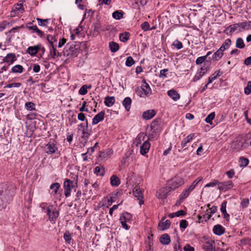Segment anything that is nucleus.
<instances>
[{"instance_id": "1", "label": "nucleus", "mask_w": 251, "mask_h": 251, "mask_svg": "<svg viewBox=\"0 0 251 251\" xmlns=\"http://www.w3.org/2000/svg\"><path fill=\"white\" fill-rule=\"evenodd\" d=\"M6 184L0 185V210L6 207V202L10 199V192Z\"/></svg>"}, {"instance_id": "2", "label": "nucleus", "mask_w": 251, "mask_h": 251, "mask_svg": "<svg viewBox=\"0 0 251 251\" xmlns=\"http://www.w3.org/2000/svg\"><path fill=\"white\" fill-rule=\"evenodd\" d=\"M135 91L137 95L140 97H149L151 94L150 86L145 79L142 80L141 86L137 87Z\"/></svg>"}, {"instance_id": "3", "label": "nucleus", "mask_w": 251, "mask_h": 251, "mask_svg": "<svg viewBox=\"0 0 251 251\" xmlns=\"http://www.w3.org/2000/svg\"><path fill=\"white\" fill-rule=\"evenodd\" d=\"M77 186V179L75 181L70 180L68 178H65L63 183V188L64 189V195L66 198L69 197L72 191V189L76 188Z\"/></svg>"}, {"instance_id": "4", "label": "nucleus", "mask_w": 251, "mask_h": 251, "mask_svg": "<svg viewBox=\"0 0 251 251\" xmlns=\"http://www.w3.org/2000/svg\"><path fill=\"white\" fill-rule=\"evenodd\" d=\"M249 146V143L247 140L243 139H237L233 142L231 145V148L234 150L240 151L247 148Z\"/></svg>"}, {"instance_id": "5", "label": "nucleus", "mask_w": 251, "mask_h": 251, "mask_svg": "<svg viewBox=\"0 0 251 251\" xmlns=\"http://www.w3.org/2000/svg\"><path fill=\"white\" fill-rule=\"evenodd\" d=\"M184 183L183 179L179 176H176L169 181L168 183V189L170 191L175 190Z\"/></svg>"}, {"instance_id": "6", "label": "nucleus", "mask_w": 251, "mask_h": 251, "mask_svg": "<svg viewBox=\"0 0 251 251\" xmlns=\"http://www.w3.org/2000/svg\"><path fill=\"white\" fill-rule=\"evenodd\" d=\"M46 213L51 222H55L59 214V211L52 205H50V207L47 208V212Z\"/></svg>"}, {"instance_id": "7", "label": "nucleus", "mask_w": 251, "mask_h": 251, "mask_svg": "<svg viewBox=\"0 0 251 251\" xmlns=\"http://www.w3.org/2000/svg\"><path fill=\"white\" fill-rule=\"evenodd\" d=\"M131 219L132 215L127 212H124L122 214L120 218V221L124 228L126 230L129 229V227L127 226L126 223L130 221Z\"/></svg>"}, {"instance_id": "8", "label": "nucleus", "mask_w": 251, "mask_h": 251, "mask_svg": "<svg viewBox=\"0 0 251 251\" xmlns=\"http://www.w3.org/2000/svg\"><path fill=\"white\" fill-rule=\"evenodd\" d=\"M133 195L136 197L139 201V203L141 205L144 203L143 195L142 191L139 186H136L133 189Z\"/></svg>"}, {"instance_id": "9", "label": "nucleus", "mask_w": 251, "mask_h": 251, "mask_svg": "<svg viewBox=\"0 0 251 251\" xmlns=\"http://www.w3.org/2000/svg\"><path fill=\"white\" fill-rule=\"evenodd\" d=\"M233 186L232 182L231 180H228L224 182H219L218 189L220 191H226L231 189Z\"/></svg>"}, {"instance_id": "10", "label": "nucleus", "mask_w": 251, "mask_h": 251, "mask_svg": "<svg viewBox=\"0 0 251 251\" xmlns=\"http://www.w3.org/2000/svg\"><path fill=\"white\" fill-rule=\"evenodd\" d=\"M243 24V22L238 23L229 26L226 29V31L229 30V33H232L235 31H242L245 30L243 26L241 25Z\"/></svg>"}, {"instance_id": "11", "label": "nucleus", "mask_w": 251, "mask_h": 251, "mask_svg": "<svg viewBox=\"0 0 251 251\" xmlns=\"http://www.w3.org/2000/svg\"><path fill=\"white\" fill-rule=\"evenodd\" d=\"M203 249L204 250V251H216L215 247V242L213 240H209L206 241L203 245L202 247Z\"/></svg>"}, {"instance_id": "12", "label": "nucleus", "mask_w": 251, "mask_h": 251, "mask_svg": "<svg viewBox=\"0 0 251 251\" xmlns=\"http://www.w3.org/2000/svg\"><path fill=\"white\" fill-rule=\"evenodd\" d=\"M57 150V148L52 142H49L46 145L45 147L46 152L49 154H52L55 153Z\"/></svg>"}, {"instance_id": "13", "label": "nucleus", "mask_w": 251, "mask_h": 251, "mask_svg": "<svg viewBox=\"0 0 251 251\" xmlns=\"http://www.w3.org/2000/svg\"><path fill=\"white\" fill-rule=\"evenodd\" d=\"M17 59L15 54L13 53H8L3 59L4 62L7 63L8 65L12 64Z\"/></svg>"}, {"instance_id": "14", "label": "nucleus", "mask_w": 251, "mask_h": 251, "mask_svg": "<svg viewBox=\"0 0 251 251\" xmlns=\"http://www.w3.org/2000/svg\"><path fill=\"white\" fill-rule=\"evenodd\" d=\"M105 115V112L103 111H102L97 114L96 115L94 116V117L92 119V124L96 125L98 124L100 121H102L104 119V117Z\"/></svg>"}, {"instance_id": "15", "label": "nucleus", "mask_w": 251, "mask_h": 251, "mask_svg": "<svg viewBox=\"0 0 251 251\" xmlns=\"http://www.w3.org/2000/svg\"><path fill=\"white\" fill-rule=\"evenodd\" d=\"M150 147L151 144L148 140L145 141L140 147L141 154L142 155L146 154L149 151Z\"/></svg>"}, {"instance_id": "16", "label": "nucleus", "mask_w": 251, "mask_h": 251, "mask_svg": "<svg viewBox=\"0 0 251 251\" xmlns=\"http://www.w3.org/2000/svg\"><path fill=\"white\" fill-rule=\"evenodd\" d=\"M145 136L146 135L144 132L140 133L134 140L133 144L136 146H138L140 145H141L142 142L145 141Z\"/></svg>"}, {"instance_id": "17", "label": "nucleus", "mask_w": 251, "mask_h": 251, "mask_svg": "<svg viewBox=\"0 0 251 251\" xmlns=\"http://www.w3.org/2000/svg\"><path fill=\"white\" fill-rule=\"evenodd\" d=\"M156 112L154 110L150 109L144 112L142 116L145 120H150L153 118Z\"/></svg>"}, {"instance_id": "18", "label": "nucleus", "mask_w": 251, "mask_h": 251, "mask_svg": "<svg viewBox=\"0 0 251 251\" xmlns=\"http://www.w3.org/2000/svg\"><path fill=\"white\" fill-rule=\"evenodd\" d=\"M168 95L174 101H177L180 98V95L174 89H171L167 92Z\"/></svg>"}, {"instance_id": "19", "label": "nucleus", "mask_w": 251, "mask_h": 251, "mask_svg": "<svg viewBox=\"0 0 251 251\" xmlns=\"http://www.w3.org/2000/svg\"><path fill=\"white\" fill-rule=\"evenodd\" d=\"M113 154V151L111 150H107L104 151H101L99 156L103 160H106L109 158Z\"/></svg>"}, {"instance_id": "20", "label": "nucleus", "mask_w": 251, "mask_h": 251, "mask_svg": "<svg viewBox=\"0 0 251 251\" xmlns=\"http://www.w3.org/2000/svg\"><path fill=\"white\" fill-rule=\"evenodd\" d=\"M213 231L216 235H221L225 232V228L221 225H217L213 227Z\"/></svg>"}, {"instance_id": "21", "label": "nucleus", "mask_w": 251, "mask_h": 251, "mask_svg": "<svg viewBox=\"0 0 251 251\" xmlns=\"http://www.w3.org/2000/svg\"><path fill=\"white\" fill-rule=\"evenodd\" d=\"M60 187V185L58 182H55L54 183H52L50 186V189L51 190V192L50 193V194L53 196H55L58 192V191Z\"/></svg>"}, {"instance_id": "22", "label": "nucleus", "mask_w": 251, "mask_h": 251, "mask_svg": "<svg viewBox=\"0 0 251 251\" xmlns=\"http://www.w3.org/2000/svg\"><path fill=\"white\" fill-rule=\"evenodd\" d=\"M194 136L195 134L192 133L188 135L186 138H185L181 143V146L182 148H185V147H186L187 144L192 141Z\"/></svg>"}, {"instance_id": "23", "label": "nucleus", "mask_w": 251, "mask_h": 251, "mask_svg": "<svg viewBox=\"0 0 251 251\" xmlns=\"http://www.w3.org/2000/svg\"><path fill=\"white\" fill-rule=\"evenodd\" d=\"M115 102V99L114 97L107 96L105 98L104 103L107 107L112 106Z\"/></svg>"}, {"instance_id": "24", "label": "nucleus", "mask_w": 251, "mask_h": 251, "mask_svg": "<svg viewBox=\"0 0 251 251\" xmlns=\"http://www.w3.org/2000/svg\"><path fill=\"white\" fill-rule=\"evenodd\" d=\"M159 241L163 245H168L171 242V239L168 234H164L160 237Z\"/></svg>"}, {"instance_id": "25", "label": "nucleus", "mask_w": 251, "mask_h": 251, "mask_svg": "<svg viewBox=\"0 0 251 251\" xmlns=\"http://www.w3.org/2000/svg\"><path fill=\"white\" fill-rule=\"evenodd\" d=\"M171 222L169 220H167L165 222H160L158 224L159 228L161 230H165L170 226Z\"/></svg>"}, {"instance_id": "26", "label": "nucleus", "mask_w": 251, "mask_h": 251, "mask_svg": "<svg viewBox=\"0 0 251 251\" xmlns=\"http://www.w3.org/2000/svg\"><path fill=\"white\" fill-rule=\"evenodd\" d=\"M131 102V99L129 97H126L123 101V105L127 111H128L130 109Z\"/></svg>"}, {"instance_id": "27", "label": "nucleus", "mask_w": 251, "mask_h": 251, "mask_svg": "<svg viewBox=\"0 0 251 251\" xmlns=\"http://www.w3.org/2000/svg\"><path fill=\"white\" fill-rule=\"evenodd\" d=\"M223 51L218 49L213 55L212 59L213 61H219L223 56Z\"/></svg>"}, {"instance_id": "28", "label": "nucleus", "mask_w": 251, "mask_h": 251, "mask_svg": "<svg viewBox=\"0 0 251 251\" xmlns=\"http://www.w3.org/2000/svg\"><path fill=\"white\" fill-rule=\"evenodd\" d=\"M202 180V177H199L195 180H194L192 184L189 185L187 188L190 192H192L197 186V185Z\"/></svg>"}, {"instance_id": "29", "label": "nucleus", "mask_w": 251, "mask_h": 251, "mask_svg": "<svg viewBox=\"0 0 251 251\" xmlns=\"http://www.w3.org/2000/svg\"><path fill=\"white\" fill-rule=\"evenodd\" d=\"M202 180V177H199L195 180H194L192 184L189 185L187 188L190 192H192L197 186V185Z\"/></svg>"}, {"instance_id": "30", "label": "nucleus", "mask_w": 251, "mask_h": 251, "mask_svg": "<svg viewBox=\"0 0 251 251\" xmlns=\"http://www.w3.org/2000/svg\"><path fill=\"white\" fill-rule=\"evenodd\" d=\"M202 180V177H199L195 180H194L192 184L189 185L187 188L190 192H192L197 186V185Z\"/></svg>"}, {"instance_id": "31", "label": "nucleus", "mask_w": 251, "mask_h": 251, "mask_svg": "<svg viewBox=\"0 0 251 251\" xmlns=\"http://www.w3.org/2000/svg\"><path fill=\"white\" fill-rule=\"evenodd\" d=\"M40 49L39 46L29 47L28 48L27 51L31 55H35L36 54Z\"/></svg>"}, {"instance_id": "32", "label": "nucleus", "mask_w": 251, "mask_h": 251, "mask_svg": "<svg viewBox=\"0 0 251 251\" xmlns=\"http://www.w3.org/2000/svg\"><path fill=\"white\" fill-rule=\"evenodd\" d=\"M156 196L158 199H163L167 197V193L164 188H161L156 193Z\"/></svg>"}, {"instance_id": "33", "label": "nucleus", "mask_w": 251, "mask_h": 251, "mask_svg": "<svg viewBox=\"0 0 251 251\" xmlns=\"http://www.w3.org/2000/svg\"><path fill=\"white\" fill-rule=\"evenodd\" d=\"M110 183L113 186H118L120 184V179L116 175H113L110 177Z\"/></svg>"}, {"instance_id": "34", "label": "nucleus", "mask_w": 251, "mask_h": 251, "mask_svg": "<svg viewBox=\"0 0 251 251\" xmlns=\"http://www.w3.org/2000/svg\"><path fill=\"white\" fill-rule=\"evenodd\" d=\"M231 41L229 39H226L220 48L219 49L220 50L222 51H225L226 49H227L231 45Z\"/></svg>"}, {"instance_id": "35", "label": "nucleus", "mask_w": 251, "mask_h": 251, "mask_svg": "<svg viewBox=\"0 0 251 251\" xmlns=\"http://www.w3.org/2000/svg\"><path fill=\"white\" fill-rule=\"evenodd\" d=\"M24 70L23 67L21 65H16L11 69V72L13 73L21 74L23 73Z\"/></svg>"}, {"instance_id": "36", "label": "nucleus", "mask_w": 251, "mask_h": 251, "mask_svg": "<svg viewBox=\"0 0 251 251\" xmlns=\"http://www.w3.org/2000/svg\"><path fill=\"white\" fill-rule=\"evenodd\" d=\"M109 46L111 51L112 52H115L119 49V45L114 42H109Z\"/></svg>"}, {"instance_id": "37", "label": "nucleus", "mask_w": 251, "mask_h": 251, "mask_svg": "<svg viewBox=\"0 0 251 251\" xmlns=\"http://www.w3.org/2000/svg\"><path fill=\"white\" fill-rule=\"evenodd\" d=\"M13 10L17 14H19L24 12V8L22 4H17L13 7Z\"/></svg>"}, {"instance_id": "38", "label": "nucleus", "mask_w": 251, "mask_h": 251, "mask_svg": "<svg viewBox=\"0 0 251 251\" xmlns=\"http://www.w3.org/2000/svg\"><path fill=\"white\" fill-rule=\"evenodd\" d=\"M79 130H81L82 132V135L81 136V138L84 142H86L90 135V134L88 131V128L80 129Z\"/></svg>"}, {"instance_id": "39", "label": "nucleus", "mask_w": 251, "mask_h": 251, "mask_svg": "<svg viewBox=\"0 0 251 251\" xmlns=\"http://www.w3.org/2000/svg\"><path fill=\"white\" fill-rule=\"evenodd\" d=\"M50 55L54 59L60 55V53L56 49L55 46L50 47Z\"/></svg>"}, {"instance_id": "40", "label": "nucleus", "mask_w": 251, "mask_h": 251, "mask_svg": "<svg viewBox=\"0 0 251 251\" xmlns=\"http://www.w3.org/2000/svg\"><path fill=\"white\" fill-rule=\"evenodd\" d=\"M191 192H190V191H189L187 188L184 189L182 193L179 196L180 200L181 201H183V200L187 198L191 193Z\"/></svg>"}, {"instance_id": "41", "label": "nucleus", "mask_w": 251, "mask_h": 251, "mask_svg": "<svg viewBox=\"0 0 251 251\" xmlns=\"http://www.w3.org/2000/svg\"><path fill=\"white\" fill-rule=\"evenodd\" d=\"M36 20L38 21V24L39 26H47L48 23L50 21V19H43L39 18H37Z\"/></svg>"}, {"instance_id": "42", "label": "nucleus", "mask_w": 251, "mask_h": 251, "mask_svg": "<svg viewBox=\"0 0 251 251\" xmlns=\"http://www.w3.org/2000/svg\"><path fill=\"white\" fill-rule=\"evenodd\" d=\"M104 168L103 166H97L95 169L94 173L98 176H103L104 174Z\"/></svg>"}, {"instance_id": "43", "label": "nucleus", "mask_w": 251, "mask_h": 251, "mask_svg": "<svg viewBox=\"0 0 251 251\" xmlns=\"http://www.w3.org/2000/svg\"><path fill=\"white\" fill-rule=\"evenodd\" d=\"M47 39L48 42L50 43V47L56 46L55 43L57 42V39L54 36L51 35H48L47 36Z\"/></svg>"}, {"instance_id": "44", "label": "nucleus", "mask_w": 251, "mask_h": 251, "mask_svg": "<svg viewBox=\"0 0 251 251\" xmlns=\"http://www.w3.org/2000/svg\"><path fill=\"white\" fill-rule=\"evenodd\" d=\"M129 33L126 32L121 33L119 35L120 41L123 42H126L129 39Z\"/></svg>"}, {"instance_id": "45", "label": "nucleus", "mask_w": 251, "mask_h": 251, "mask_svg": "<svg viewBox=\"0 0 251 251\" xmlns=\"http://www.w3.org/2000/svg\"><path fill=\"white\" fill-rule=\"evenodd\" d=\"M245 47L243 40L241 38H238L236 41V47L239 49H243Z\"/></svg>"}, {"instance_id": "46", "label": "nucleus", "mask_w": 251, "mask_h": 251, "mask_svg": "<svg viewBox=\"0 0 251 251\" xmlns=\"http://www.w3.org/2000/svg\"><path fill=\"white\" fill-rule=\"evenodd\" d=\"M215 113L212 112L210 114H209L205 118V121L210 125L212 124V121L215 118Z\"/></svg>"}, {"instance_id": "47", "label": "nucleus", "mask_w": 251, "mask_h": 251, "mask_svg": "<svg viewBox=\"0 0 251 251\" xmlns=\"http://www.w3.org/2000/svg\"><path fill=\"white\" fill-rule=\"evenodd\" d=\"M91 86L88 87L86 85H83L79 90V94L81 95H84L87 93V88H91Z\"/></svg>"}, {"instance_id": "48", "label": "nucleus", "mask_w": 251, "mask_h": 251, "mask_svg": "<svg viewBox=\"0 0 251 251\" xmlns=\"http://www.w3.org/2000/svg\"><path fill=\"white\" fill-rule=\"evenodd\" d=\"M64 239L65 240V242L67 243L70 244L71 243V241L72 240V236L71 234L68 232H66L63 236Z\"/></svg>"}, {"instance_id": "49", "label": "nucleus", "mask_w": 251, "mask_h": 251, "mask_svg": "<svg viewBox=\"0 0 251 251\" xmlns=\"http://www.w3.org/2000/svg\"><path fill=\"white\" fill-rule=\"evenodd\" d=\"M25 107L27 110H35V104L32 102H27L25 104Z\"/></svg>"}, {"instance_id": "50", "label": "nucleus", "mask_w": 251, "mask_h": 251, "mask_svg": "<svg viewBox=\"0 0 251 251\" xmlns=\"http://www.w3.org/2000/svg\"><path fill=\"white\" fill-rule=\"evenodd\" d=\"M123 14L122 12H119V11H116L112 14L113 17L117 20H120L122 18Z\"/></svg>"}, {"instance_id": "51", "label": "nucleus", "mask_w": 251, "mask_h": 251, "mask_svg": "<svg viewBox=\"0 0 251 251\" xmlns=\"http://www.w3.org/2000/svg\"><path fill=\"white\" fill-rule=\"evenodd\" d=\"M135 63V61L131 56H128L127 57L126 65L127 67H131Z\"/></svg>"}, {"instance_id": "52", "label": "nucleus", "mask_w": 251, "mask_h": 251, "mask_svg": "<svg viewBox=\"0 0 251 251\" xmlns=\"http://www.w3.org/2000/svg\"><path fill=\"white\" fill-rule=\"evenodd\" d=\"M244 92L246 95H249L251 93V81L248 82L247 86L244 89Z\"/></svg>"}, {"instance_id": "53", "label": "nucleus", "mask_w": 251, "mask_h": 251, "mask_svg": "<svg viewBox=\"0 0 251 251\" xmlns=\"http://www.w3.org/2000/svg\"><path fill=\"white\" fill-rule=\"evenodd\" d=\"M173 45L174 46L177 50H180L183 48L182 43L177 40H176L174 42Z\"/></svg>"}, {"instance_id": "54", "label": "nucleus", "mask_w": 251, "mask_h": 251, "mask_svg": "<svg viewBox=\"0 0 251 251\" xmlns=\"http://www.w3.org/2000/svg\"><path fill=\"white\" fill-rule=\"evenodd\" d=\"M219 181L217 179L213 180L212 182L205 185V187H214L217 185L219 186Z\"/></svg>"}, {"instance_id": "55", "label": "nucleus", "mask_w": 251, "mask_h": 251, "mask_svg": "<svg viewBox=\"0 0 251 251\" xmlns=\"http://www.w3.org/2000/svg\"><path fill=\"white\" fill-rule=\"evenodd\" d=\"M141 28L144 31L150 30V25L148 22H145L141 25Z\"/></svg>"}, {"instance_id": "56", "label": "nucleus", "mask_w": 251, "mask_h": 251, "mask_svg": "<svg viewBox=\"0 0 251 251\" xmlns=\"http://www.w3.org/2000/svg\"><path fill=\"white\" fill-rule=\"evenodd\" d=\"M21 85V83L19 82L10 83L6 85L5 88H10L11 87H20Z\"/></svg>"}, {"instance_id": "57", "label": "nucleus", "mask_w": 251, "mask_h": 251, "mask_svg": "<svg viewBox=\"0 0 251 251\" xmlns=\"http://www.w3.org/2000/svg\"><path fill=\"white\" fill-rule=\"evenodd\" d=\"M206 60V56H201L199 57L196 61V63L197 65H200L203 63L204 61Z\"/></svg>"}, {"instance_id": "58", "label": "nucleus", "mask_w": 251, "mask_h": 251, "mask_svg": "<svg viewBox=\"0 0 251 251\" xmlns=\"http://www.w3.org/2000/svg\"><path fill=\"white\" fill-rule=\"evenodd\" d=\"M241 26H243L244 29L248 30L251 28V21L243 22V24L241 25Z\"/></svg>"}, {"instance_id": "59", "label": "nucleus", "mask_w": 251, "mask_h": 251, "mask_svg": "<svg viewBox=\"0 0 251 251\" xmlns=\"http://www.w3.org/2000/svg\"><path fill=\"white\" fill-rule=\"evenodd\" d=\"M249 203V200L248 199H244L241 202V205L243 208L247 207Z\"/></svg>"}, {"instance_id": "60", "label": "nucleus", "mask_w": 251, "mask_h": 251, "mask_svg": "<svg viewBox=\"0 0 251 251\" xmlns=\"http://www.w3.org/2000/svg\"><path fill=\"white\" fill-rule=\"evenodd\" d=\"M207 72V69L206 68H201L200 71H199L197 74L200 75V77H202Z\"/></svg>"}, {"instance_id": "61", "label": "nucleus", "mask_w": 251, "mask_h": 251, "mask_svg": "<svg viewBox=\"0 0 251 251\" xmlns=\"http://www.w3.org/2000/svg\"><path fill=\"white\" fill-rule=\"evenodd\" d=\"M226 174L229 178H231L235 175V172L233 169H231L226 172Z\"/></svg>"}, {"instance_id": "62", "label": "nucleus", "mask_w": 251, "mask_h": 251, "mask_svg": "<svg viewBox=\"0 0 251 251\" xmlns=\"http://www.w3.org/2000/svg\"><path fill=\"white\" fill-rule=\"evenodd\" d=\"M187 226V222L185 220H182L180 222V227L181 228L185 229Z\"/></svg>"}, {"instance_id": "63", "label": "nucleus", "mask_w": 251, "mask_h": 251, "mask_svg": "<svg viewBox=\"0 0 251 251\" xmlns=\"http://www.w3.org/2000/svg\"><path fill=\"white\" fill-rule=\"evenodd\" d=\"M40 207L41 208L42 211L46 213L47 212V208L49 206H48L47 203H42L40 204Z\"/></svg>"}, {"instance_id": "64", "label": "nucleus", "mask_w": 251, "mask_h": 251, "mask_svg": "<svg viewBox=\"0 0 251 251\" xmlns=\"http://www.w3.org/2000/svg\"><path fill=\"white\" fill-rule=\"evenodd\" d=\"M184 251H194V248L190 245L187 244L184 247Z\"/></svg>"}]
</instances>
